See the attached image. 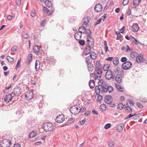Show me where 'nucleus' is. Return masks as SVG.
<instances>
[{
    "mask_svg": "<svg viewBox=\"0 0 147 147\" xmlns=\"http://www.w3.org/2000/svg\"><path fill=\"white\" fill-rule=\"evenodd\" d=\"M138 55V54L135 52H131L130 55V57L132 58H136Z\"/></svg>",
    "mask_w": 147,
    "mask_h": 147,
    "instance_id": "nucleus-29",
    "label": "nucleus"
},
{
    "mask_svg": "<svg viewBox=\"0 0 147 147\" xmlns=\"http://www.w3.org/2000/svg\"><path fill=\"white\" fill-rule=\"evenodd\" d=\"M127 60V59L126 57H123L121 59V61L122 62H125Z\"/></svg>",
    "mask_w": 147,
    "mask_h": 147,
    "instance_id": "nucleus-63",
    "label": "nucleus"
},
{
    "mask_svg": "<svg viewBox=\"0 0 147 147\" xmlns=\"http://www.w3.org/2000/svg\"><path fill=\"white\" fill-rule=\"evenodd\" d=\"M40 47L37 45L34 46L33 47V52L35 54L41 55L42 51H40Z\"/></svg>",
    "mask_w": 147,
    "mask_h": 147,
    "instance_id": "nucleus-8",
    "label": "nucleus"
},
{
    "mask_svg": "<svg viewBox=\"0 0 147 147\" xmlns=\"http://www.w3.org/2000/svg\"><path fill=\"white\" fill-rule=\"evenodd\" d=\"M7 59L8 61L9 62H12L14 61L13 58L9 56H8L7 57Z\"/></svg>",
    "mask_w": 147,
    "mask_h": 147,
    "instance_id": "nucleus-50",
    "label": "nucleus"
},
{
    "mask_svg": "<svg viewBox=\"0 0 147 147\" xmlns=\"http://www.w3.org/2000/svg\"><path fill=\"white\" fill-rule=\"evenodd\" d=\"M22 89L20 87H15L13 90V94L16 96H19L21 93Z\"/></svg>",
    "mask_w": 147,
    "mask_h": 147,
    "instance_id": "nucleus-2",
    "label": "nucleus"
},
{
    "mask_svg": "<svg viewBox=\"0 0 147 147\" xmlns=\"http://www.w3.org/2000/svg\"><path fill=\"white\" fill-rule=\"evenodd\" d=\"M111 125V124L110 123H107L104 126V128L105 129H107L110 127Z\"/></svg>",
    "mask_w": 147,
    "mask_h": 147,
    "instance_id": "nucleus-56",
    "label": "nucleus"
},
{
    "mask_svg": "<svg viewBox=\"0 0 147 147\" xmlns=\"http://www.w3.org/2000/svg\"><path fill=\"white\" fill-rule=\"evenodd\" d=\"M93 47L89 46H87L84 48V54L87 55L89 54L91 52V48Z\"/></svg>",
    "mask_w": 147,
    "mask_h": 147,
    "instance_id": "nucleus-12",
    "label": "nucleus"
},
{
    "mask_svg": "<svg viewBox=\"0 0 147 147\" xmlns=\"http://www.w3.org/2000/svg\"><path fill=\"white\" fill-rule=\"evenodd\" d=\"M40 62L39 61L36 60L35 65V69L36 71H38L40 68Z\"/></svg>",
    "mask_w": 147,
    "mask_h": 147,
    "instance_id": "nucleus-25",
    "label": "nucleus"
},
{
    "mask_svg": "<svg viewBox=\"0 0 147 147\" xmlns=\"http://www.w3.org/2000/svg\"><path fill=\"white\" fill-rule=\"evenodd\" d=\"M87 65L88 71L90 72H92L94 68L93 65L92 63L87 64Z\"/></svg>",
    "mask_w": 147,
    "mask_h": 147,
    "instance_id": "nucleus-24",
    "label": "nucleus"
},
{
    "mask_svg": "<svg viewBox=\"0 0 147 147\" xmlns=\"http://www.w3.org/2000/svg\"><path fill=\"white\" fill-rule=\"evenodd\" d=\"M97 74L100 75L102 73V71L100 68L98 69L95 68Z\"/></svg>",
    "mask_w": 147,
    "mask_h": 147,
    "instance_id": "nucleus-47",
    "label": "nucleus"
},
{
    "mask_svg": "<svg viewBox=\"0 0 147 147\" xmlns=\"http://www.w3.org/2000/svg\"><path fill=\"white\" fill-rule=\"evenodd\" d=\"M104 46L105 51L106 52H107L108 51V48L107 47V42L106 40L104 41Z\"/></svg>",
    "mask_w": 147,
    "mask_h": 147,
    "instance_id": "nucleus-51",
    "label": "nucleus"
},
{
    "mask_svg": "<svg viewBox=\"0 0 147 147\" xmlns=\"http://www.w3.org/2000/svg\"><path fill=\"white\" fill-rule=\"evenodd\" d=\"M102 21V19L101 18H100L98 19L96 22V24H94L95 26H96L98 24H99V23L101 22Z\"/></svg>",
    "mask_w": 147,
    "mask_h": 147,
    "instance_id": "nucleus-59",
    "label": "nucleus"
},
{
    "mask_svg": "<svg viewBox=\"0 0 147 147\" xmlns=\"http://www.w3.org/2000/svg\"><path fill=\"white\" fill-rule=\"evenodd\" d=\"M43 129L46 131H49L51 130L53 128V124L49 123H45L43 126Z\"/></svg>",
    "mask_w": 147,
    "mask_h": 147,
    "instance_id": "nucleus-1",
    "label": "nucleus"
},
{
    "mask_svg": "<svg viewBox=\"0 0 147 147\" xmlns=\"http://www.w3.org/2000/svg\"><path fill=\"white\" fill-rule=\"evenodd\" d=\"M123 107V104L121 102L119 103L118 105L117 108L118 109L121 110Z\"/></svg>",
    "mask_w": 147,
    "mask_h": 147,
    "instance_id": "nucleus-45",
    "label": "nucleus"
},
{
    "mask_svg": "<svg viewBox=\"0 0 147 147\" xmlns=\"http://www.w3.org/2000/svg\"><path fill=\"white\" fill-rule=\"evenodd\" d=\"M89 85L91 88H93L94 86V82L93 80H91L89 82Z\"/></svg>",
    "mask_w": 147,
    "mask_h": 147,
    "instance_id": "nucleus-34",
    "label": "nucleus"
},
{
    "mask_svg": "<svg viewBox=\"0 0 147 147\" xmlns=\"http://www.w3.org/2000/svg\"><path fill=\"white\" fill-rule=\"evenodd\" d=\"M90 76L91 77H94L95 80H98L101 78V76H98L96 74L94 73L91 74Z\"/></svg>",
    "mask_w": 147,
    "mask_h": 147,
    "instance_id": "nucleus-22",
    "label": "nucleus"
},
{
    "mask_svg": "<svg viewBox=\"0 0 147 147\" xmlns=\"http://www.w3.org/2000/svg\"><path fill=\"white\" fill-rule=\"evenodd\" d=\"M113 90V87L111 86H109L108 87L107 89H105V91L104 92H109V93L111 92Z\"/></svg>",
    "mask_w": 147,
    "mask_h": 147,
    "instance_id": "nucleus-33",
    "label": "nucleus"
},
{
    "mask_svg": "<svg viewBox=\"0 0 147 147\" xmlns=\"http://www.w3.org/2000/svg\"><path fill=\"white\" fill-rule=\"evenodd\" d=\"M118 68H117L114 71H112V74L113 76V79H114L115 77L116 76L115 75L116 74H119V73L118 72Z\"/></svg>",
    "mask_w": 147,
    "mask_h": 147,
    "instance_id": "nucleus-23",
    "label": "nucleus"
},
{
    "mask_svg": "<svg viewBox=\"0 0 147 147\" xmlns=\"http://www.w3.org/2000/svg\"><path fill=\"white\" fill-rule=\"evenodd\" d=\"M35 124L34 120L32 119H28L26 122V125L28 127H32Z\"/></svg>",
    "mask_w": 147,
    "mask_h": 147,
    "instance_id": "nucleus-9",
    "label": "nucleus"
},
{
    "mask_svg": "<svg viewBox=\"0 0 147 147\" xmlns=\"http://www.w3.org/2000/svg\"><path fill=\"white\" fill-rule=\"evenodd\" d=\"M43 9L49 15L51 14L53 12V10L52 9L51 11L49 10L47 8L45 7H43Z\"/></svg>",
    "mask_w": 147,
    "mask_h": 147,
    "instance_id": "nucleus-32",
    "label": "nucleus"
},
{
    "mask_svg": "<svg viewBox=\"0 0 147 147\" xmlns=\"http://www.w3.org/2000/svg\"><path fill=\"white\" fill-rule=\"evenodd\" d=\"M117 90L120 92H125V89L124 87L121 86L120 85L117 84H115Z\"/></svg>",
    "mask_w": 147,
    "mask_h": 147,
    "instance_id": "nucleus-17",
    "label": "nucleus"
},
{
    "mask_svg": "<svg viewBox=\"0 0 147 147\" xmlns=\"http://www.w3.org/2000/svg\"><path fill=\"white\" fill-rule=\"evenodd\" d=\"M102 88H100L99 86H97L95 87V92L96 94L97 95L98 94H100V92H101V91L102 90Z\"/></svg>",
    "mask_w": 147,
    "mask_h": 147,
    "instance_id": "nucleus-30",
    "label": "nucleus"
},
{
    "mask_svg": "<svg viewBox=\"0 0 147 147\" xmlns=\"http://www.w3.org/2000/svg\"><path fill=\"white\" fill-rule=\"evenodd\" d=\"M124 126V125L123 124H121L117 126V130L119 132H121L122 131L123 129Z\"/></svg>",
    "mask_w": 147,
    "mask_h": 147,
    "instance_id": "nucleus-28",
    "label": "nucleus"
},
{
    "mask_svg": "<svg viewBox=\"0 0 147 147\" xmlns=\"http://www.w3.org/2000/svg\"><path fill=\"white\" fill-rule=\"evenodd\" d=\"M86 41L88 46H89L93 47H94V40L92 37H88V38H87Z\"/></svg>",
    "mask_w": 147,
    "mask_h": 147,
    "instance_id": "nucleus-7",
    "label": "nucleus"
},
{
    "mask_svg": "<svg viewBox=\"0 0 147 147\" xmlns=\"http://www.w3.org/2000/svg\"><path fill=\"white\" fill-rule=\"evenodd\" d=\"M99 81L98 82V85L99 86H102V85L103 84V80L102 79H100L98 80Z\"/></svg>",
    "mask_w": 147,
    "mask_h": 147,
    "instance_id": "nucleus-53",
    "label": "nucleus"
},
{
    "mask_svg": "<svg viewBox=\"0 0 147 147\" xmlns=\"http://www.w3.org/2000/svg\"><path fill=\"white\" fill-rule=\"evenodd\" d=\"M64 119V116L61 114L57 116L56 118V121L58 123H60L63 122Z\"/></svg>",
    "mask_w": 147,
    "mask_h": 147,
    "instance_id": "nucleus-10",
    "label": "nucleus"
},
{
    "mask_svg": "<svg viewBox=\"0 0 147 147\" xmlns=\"http://www.w3.org/2000/svg\"><path fill=\"white\" fill-rule=\"evenodd\" d=\"M96 67L95 68L98 69L100 68L101 65L100 64V62L98 60L96 61Z\"/></svg>",
    "mask_w": 147,
    "mask_h": 147,
    "instance_id": "nucleus-48",
    "label": "nucleus"
},
{
    "mask_svg": "<svg viewBox=\"0 0 147 147\" xmlns=\"http://www.w3.org/2000/svg\"><path fill=\"white\" fill-rule=\"evenodd\" d=\"M108 86V85L106 83H103V85L101 86L102 89V90L101 91V94H102L105 91V89H107V88Z\"/></svg>",
    "mask_w": 147,
    "mask_h": 147,
    "instance_id": "nucleus-27",
    "label": "nucleus"
},
{
    "mask_svg": "<svg viewBox=\"0 0 147 147\" xmlns=\"http://www.w3.org/2000/svg\"><path fill=\"white\" fill-rule=\"evenodd\" d=\"M90 57L92 59H96V54L94 52H91L90 53Z\"/></svg>",
    "mask_w": 147,
    "mask_h": 147,
    "instance_id": "nucleus-31",
    "label": "nucleus"
},
{
    "mask_svg": "<svg viewBox=\"0 0 147 147\" xmlns=\"http://www.w3.org/2000/svg\"><path fill=\"white\" fill-rule=\"evenodd\" d=\"M11 142L8 140L4 139L0 143V145L2 147H8L10 146Z\"/></svg>",
    "mask_w": 147,
    "mask_h": 147,
    "instance_id": "nucleus-4",
    "label": "nucleus"
},
{
    "mask_svg": "<svg viewBox=\"0 0 147 147\" xmlns=\"http://www.w3.org/2000/svg\"><path fill=\"white\" fill-rule=\"evenodd\" d=\"M136 105L140 108L142 109L143 107L142 105L139 102H137Z\"/></svg>",
    "mask_w": 147,
    "mask_h": 147,
    "instance_id": "nucleus-60",
    "label": "nucleus"
},
{
    "mask_svg": "<svg viewBox=\"0 0 147 147\" xmlns=\"http://www.w3.org/2000/svg\"><path fill=\"white\" fill-rule=\"evenodd\" d=\"M91 57L89 56L87 57L86 58V61L87 64L91 63L92 60Z\"/></svg>",
    "mask_w": 147,
    "mask_h": 147,
    "instance_id": "nucleus-39",
    "label": "nucleus"
},
{
    "mask_svg": "<svg viewBox=\"0 0 147 147\" xmlns=\"http://www.w3.org/2000/svg\"><path fill=\"white\" fill-rule=\"evenodd\" d=\"M123 78L121 77L120 76L119 74H117L115 77V79L116 81L119 84H120L122 82V78Z\"/></svg>",
    "mask_w": 147,
    "mask_h": 147,
    "instance_id": "nucleus-19",
    "label": "nucleus"
},
{
    "mask_svg": "<svg viewBox=\"0 0 147 147\" xmlns=\"http://www.w3.org/2000/svg\"><path fill=\"white\" fill-rule=\"evenodd\" d=\"M132 67V63L129 61L124 62L122 65V68L125 70L130 69Z\"/></svg>",
    "mask_w": 147,
    "mask_h": 147,
    "instance_id": "nucleus-5",
    "label": "nucleus"
},
{
    "mask_svg": "<svg viewBox=\"0 0 147 147\" xmlns=\"http://www.w3.org/2000/svg\"><path fill=\"white\" fill-rule=\"evenodd\" d=\"M118 72L119 73L120 76L122 78H124V73L123 71V69L120 70L118 69Z\"/></svg>",
    "mask_w": 147,
    "mask_h": 147,
    "instance_id": "nucleus-41",
    "label": "nucleus"
},
{
    "mask_svg": "<svg viewBox=\"0 0 147 147\" xmlns=\"http://www.w3.org/2000/svg\"><path fill=\"white\" fill-rule=\"evenodd\" d=\"M142 11L143 14H146V13H147V8L145 7L143 10L142 9Z\"/></svg>",
    "mask_w": 147,
    "mask_h": 147,
    "instance_id": "nucleus-61",
    "label": "nucleus"
},
{
    "mask_svg": "<svg viewBox=\"0 0 147 147\" xmlns=\"http://www.w3.org/2000/svg\"><path fill=\"white\" fill-rule=\"evenodd\" d=\"M36 135V134L35 131H32L31 132L29 135L30 138H33Z\"/></svg>",
    "mask_w": 147,
    "mask_h": 147,
    "instance_id": "nucleus-37",
    "label": "nucleus"
},
{
    "mask_svg": "<svg viewBox=\"0 0 147 147\" xmlns=\"http://www.w3.org/2000/svg\"><path fill=\"white\" fill-rule=\"evenodd\" d=\"M81 30L82 31H83V33H86V29L84 27L82 26L80 27L79 29V30Z\"/></svg>",
    "mask_w": 147,
    "mask_h": 147,
    "instance_id": "nucleus-49",
    "label": "nucleus"
},
{
    "mask_svg": "<svg viewBox=\"0 0 147 147\" xmlns=\"http://www.w3.org/2000/svg\"><path fill=\"white\" fill-rule=\"evenodd\" d=\"M102 8V5L100 3L96 4L95 6L94 9L95 11L97 12L101 11Z\"/></svg>",
    "mask_w": 147,
    "mask_h": 147,
    "instance_id": "nucleus-14",
    "label": "nucleus"
},
{
    "mask_svg": "<svg viewBox=\"0 0 147 147\" xmlns=\"http://www.w3.org/2000/svg\"><path fill=\"white\" fill-rule=\"evenodd\" d=\"M82 36V34H80L79 32H77L75 34L74 37L76 39L79 40L81 39Z\"/></svg>",
    "mask_w": 147,
    "mask_h": 147,
    "instance_id": "nucleus-20",
    "label": "nucleus"
},
{
    "mask_svg": "<svg viewBox=\"0 0 147 147\" xmlns=\"http://www.w3.org/2000/svg\"><path fill=\"white\" fill-rule=\"evenodd\" d=\"M45 4L46 6L49 8L52 7L53 6L52 2L48 0H46L45 2Z\"/></svg>",
    "mask_w": 147,
    "mask_h": 147,
    "instance_id": "nucleus-21",
    "label": "nucleus"
},
{
    "mask_svg": "<svg viewBox=\"0 0 147 147\" xmlns=\"http://www.w3.org/2000/svg\"><path fill=\"white\" fill-rule=\"evenodd\" d=\"M139 29L138 26L137 24H134L132 26V30L133 32H137Z\"/></svg>",
    "mask_w": 147,
    "mask_h": 147,
    "instance_id": "nucleus-18",
    "label": "nucleus"
},
{
    "mask_svg": "<svg viewBox=\"0 0 147 147\" xmlns=\"http://www.w3.org/2000/svg\"><path fill=\"white\" fill-rule=\"evenodd\" d=\"M112 97L110 95L106 96L105 97V102L108 104H111L112 102Z\"/></svg>",
    "mask_w": 147,
    "mask_h": 147,
    "instance_id": "nucleus-13",
    "label": "nucleus"
},
{
    "mask_svg": "<svg viewBox=\"0 0 147 147\" xmlns=\"http://www.w3.org/2000/svg\"><path fill=\"white\" fill-rule=\"evenodd\" d=\"M136 58V61L138 63H142L143 61V56L142 55H138Z\"/></svg>",
    "mask_w": 147,
    "mask_h": 147,
    "instance_id": "nucleus-16",
    "label": "nucleus"
},
{
    "mask_svg": "<svg viewBox=\"0 0 147 147\" xmlns=\"http://www.w3.org/2000/svg\"><path fill=\"white\" fill-rule=\"evenodd\" d=\"M82 109L80 108L79 107L74 106L71 108L70 111L71 113L74 114H76L77 113L80 112Z\"/></svg>",
    "mask_w": 147,
    "mask_h": 147,
    "instance_id": "nucleus-3",
    "label": "nucleus"
},
{
    "mask_svg": "<svg viewBox=\"0 0 147 147\" xmlns=\"http://www.w3.org/2000/svg\"><path fill=\"white\" fill-rule=\"evenodd\" d=\"M119 59L118 57H115V59L113 60V63L115 65H117L119 62L118 61Z\"/></svg>",
    "mask_w": 147,
    "mask_h": 147,
    "instance_id": "nucleus-38",
    "label": "nucleus"
},
{
    "mask_svg": "<svg viewBox=\"0 0 147 147\" xmlns=\"http://www.w3.org/2000/svg\"><path fill=\"white\" fill-rule=\"evenodd\" d=\"M106 79L108 80H109L111 79H113V76L112 74V71L111 70H109L107 71L105 75Z\"/></svg>",
    "mask_w": 147,
    "mask_h": 147,
    "instance_id": "nucleus-11",
    "label": "nucleus"
},
{
    "mask_svg": "<svg viewBox=\"0 0 147 147\" xmlns=\"http://www.w3.org/2000/svg\"><path fill=\"white\" fill-rule=\"evenodd\" d=\"M110 67V65L109 63H107L104 65L103 67V70L104 71H107Z\"/></svg>",
    "mask_w": 147,
    "mask_h": 147,
    "instance_id": "nucleus-35",
    "label": "nucleus"
},
{
    "mask_svg": "<svg viewBox=\"0 0 147 147\" xmlns=\"http://www.w3.org/2000/svg\"><path fill=\"white\" fill-rule=\"evenodd\" d=\"M88 32H87L86 31V33H85L87 34V38H88V37H92V36H90L92 34L91 31L89 29H88Z\"/></svg>",
    "mask_w": 147,
    "mask_h": 147,
    "instance_id": "nucleus-43",
    "label": "nucleus"
},
{
    "mask_svg": "<svg viewBox=\"0 0 147 147\" xmlns=\"http://www.w3.org/2000/svg\"><path fill=\"white\" fill-rule=\"evenodd\" d=\"M33 97V92L31 91H28L25 94V98L27 100H30Z\"/></svg>",
    "mask_w": 147,
    "mask_h": 147,
    "instance_id": "nucleus-6",
    "label": "nucleus"
},
{
    "mask_svg": "<svg viewBox=\"0 0 147 147\" xmlns=\"http://www.w3.org/2000/svg\"><path fill=\"white\" fill-rule=\"evenodd\" d=\"M124 108L127 111L128 113H130L132 111L131 108L129 106H126L124 107Z\"/></svg>",
    "mask_w": 147,
    "mask_h": 147,
    "instance_id": "nucleus-46",
    "label": "nucleus"
},
{
    "mask_svg": "<svg viewBox=\"0 0 147 147\" xmlns=\"http://www.w3.org/2000/svg\"><path fill=\"white\" fill-rule=\"evenodd\" d=\"M79 43L81 45L83 46L84 45L85 43V41L84 40H79Z\"/></svg>",
    "mask_w": 147,
    "mask_h": 147,
    "instance_id": "nucleus-58",
    "label": "nucleus"
},
{
    "mask_svg": "<svg viewBox=\"0 0 147 147\" xmlns=\"http://www.w3.org/2000/svg\"><path fill=\"white\" fill-rule=\"evenodd\" d=\"M12 147H21L20 145L19 144H15Z\"/></svg>",
    "mask_w": 147,
    "mask_h": 147,
    "instance_id": "nucleus-64",
    "label": "nucleus"
},
{
    "mask_svg": "<svg viewBox=\"0 0 147 147\" xmlns=\"http://www.w3.org/2000/svg\"><path fill=\"white\" fill-rule=\"evenodd\" d=\"M21 62V59H20L18 60L17 64L16 65L15 68L17 70V68L18 67H19L20 65V63Z\"/></svg>",
    "mask_w": 147,
    "mask_h": 147,
    "instance_id": "nucleus-42",
    "label": "nucleus"
},
{
    "mask_svg": "<svg viewBox=\"0 0 147 147\" xmlns=\"http://www.w3.org/2000/svg\"><path fill=\"white\" fill-rule=\"evenodd\" d=\"M141 0H133V3L134 5H138L140 3Z\"/></svg>",
    "mask_w": 147,
    "mask_h": 147,
    "instance_id": "nucleus-40",
    "label": "nucleus"
},
{
    "mask_svg": "<svg viewBox=\"0 0 147 147\" xmlns=\"http://www.w3.org/2000/svg\"><path fill=\"white\" fill-rule=\"evenodd\" d=\"M100 109L101 111H105L106 110V108L105 105L102 104L100 106Z\"/></svg>",
    "mask_w": 147,
    "mask_h": 147,
    "instance_id": "nucleus-36",
    "label": "nucleus"
},
{
    "mask_svg": "<svg viewBox=\"0 0 147 147\" xmlns=\"http://www.w3.org/2000/svg\"><path fill=\"white\" fill-rule=\"evenodd\" d=\"M13 97L11 95V94H9L7 95L5 97V102H9L11 100Z\"/></svg>",
    "mask_w": 147,
    "mask_h": 147,
    "instance_id": "nucleus-15",
    "label": "nucleus"
},
{
    "mask_svg": "<svg viewBox=\"0 0 147 147\" xmlns=\"http://www.w3.org/2000/svg\"><path fill=\"white\" fill-rule=\"evenodd\" d=\"M11 51L13 52L16 51L17 50V47L16 46L12 47L11 48Z\"/></svg>",
    "mask_w": 147,
    "mask_h": 147,
    "instance_id": "nucleus-55",
    "label": "nucleus"
},
{
    "mask_svg": "<svg viewBox=\"0 0 147 147\" xmlns=\"http://www.w3.org/2000/svg\"><path fill=\"white\" fill-rule=\"evenodd\" d=\"M109 145L110 147H114V142L112 141H111L109 142Z\"/></svg>",
    "mask_w": 147,
    "mask_h": 147,
    "instance_id": "nucleus-52",
    "label": "nucleus"
},
{
    "mask_svg": "<svg viewBox=\"0 0 147 147\" xmlns=\"http://www.w3.org/2000/svg\"><path fill=\"white\" fill-rule=\"evenodd\" d=\"M98 95V96L97 101L98 102H99L101 100H102V96H101L100 95H99V94Z\"/></svg>",
    "mask_w": 147,
    "mask_h": 147,
    "instance_id": "nucleus-57",
    "label": "nucleus"
},
{
    "mask_svg": "<svg viewBox=\"0 0 147 147\" xmlns=\"http://www.w3.org/2000/svg\"><path fill=\"white\" fill-rule=\"evenodd\" d=\"M74 121V120L72 118H70L68 120V122L70 123L73 122Z\"/></svg>",
    "mask_w": 147,
    "mask_h": 147,
    "instance_id": "nucleus-62",
    "label": "nucleus"
},
{
    "mask_svg": "<svg viewBox=\"0 0 147 147\" xmlns=\"http://www.w3.org/2000/svg\"><path fill=\"white\" fill-rule=\"evenodd\" d=\"M129 0H123V4L124 5H127L129 3Z\"/></svg>",
    "mask_w": 147,
    "mask_h": 147,
    "instance_id": "nucleus-54",
    "label": "nucleus"
},
{
    "mask_svg": "<svg viewBox=\"0 0 147 147\" xmlns=\"http://www.w3.org/2000/svg\"><path fill=\"white\" fill-rule=\"evenodd\" d=\"M130 40L134 43L136 45H138L140 43V42L137 41V40L134 37L131 36H130Z\"/></svg>",
    "mask_w": 147,
    "mask_h": 147,
    "instance_id": "nucleus-26",
    "label": "nucleus"
},
{
    "mask_svg": "<svg viewBox=\"0 0 147 147\" xmlns=\"http://www.w3.org/2000/svg\"><path fill=\"white\" fill-rule=\"evenodd\" d=\"M32 59V55L31 54H30L28 56L27 58V60L28 62H29V63L30 62Z\"/></svg>",
    "mask_w": 147,
    "mask_h": 147,
    "instance_id": "nucleus-44",
    "label": "nucleus"
}]
</instances>
